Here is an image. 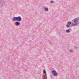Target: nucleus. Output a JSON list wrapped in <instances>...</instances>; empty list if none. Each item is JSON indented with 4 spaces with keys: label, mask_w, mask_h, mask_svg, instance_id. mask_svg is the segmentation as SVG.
Segmentation results:
<instances>
[{
    "label": "nucleus",
    "mask_w": 79,
    "mask_h": 79,
    "mask_svg": "<svg viewBox=\"0 0 79 79\" xmlns=\"http://www.w3.org/2000/svg\"><path fill=\"white\" fill-rule=\"evenodd\" d=\"M66 32L69 33V30H67L66 31Z\"/></svg>",
    "instance_id": "10"
},
{
    "label": "nucleus",
    "mask_w": 79,
    "mask_h": 79,
    "mask_svg": "<svg viewBox=\"0 0 79 79\" xmlns=\"http://www.w3.org/2000/svg\"><path fill=\"white\" fill-rule=\"evenodd\" d=\"M45 72V70H43V74H44Z\"/></svg>",
    "instance_id": "13"
},
{
    "label": "nucleus",
    "mask_w": 79,
    "mask_h": 79,
    "mask_svg": "<svg viewBox=\"0 0 79 79\" xmlns=\"http://www.w3.org/2000/svg\"><path fill=\"white\" fill-rule=\"evenodd\" d=\"M68 24H69V25H70L71 24V22H69L67 23Z\"/></svg>",
    "instance_id": "9"
},
{
    "label": "nucleus",
    "mask_w": 79,
    "mask_h": 79,
    "mask_svg": "<svg viewBox=\"0 0 79 79\" xmlns=\"http://www.w3.org/2000/svg\"><path fill=\"white\" fill-rule=\"evenodd\" d=\"M45 76H47V75L46 74V73H45Z\"/></svg>",
    "instance_id": "16"
},
{
    "label": "nucleus",
    "mask_w": 79,
    "mask_h": 79,
    "mask_svg": "<svg viewBox=\"0 0 79 79\" xmlns=\"http://www.w3.org/2000/svg\"><path fill=\"white\" fill-rule=\"evenodd\" d=\"M4 4H5V2L3 0H0V6H3Z\"/></svg>",
    "instance_id": "2"
},
{
    "label": "nucleus",
    "mask_w": 79,
    "mask_h": 79,
    "mask_svg": "<svg viewBox=\"0 0 79 79\" xmlns=\"http://www.w3.org/2000/svg\"><path fill=\"white\" fill-rule=\"evenodd\" d=\"M74 48H77V47H76V46Z\"/></svg>",
    "instance_id": "15"
},
{
    "label": "nucleus",
    "mask_w": 79,
    "mask_h": 79,
    "mask_svg": "<svg viewBox=\"0 0 79 79\" xmlns=\"http://www.w3.org/2000/svg\"><path fill=\"white\" fill-rule=\"evenodd\" d=\"M15 25L16 26H19V25H20V23L18 22H17L15 23Z\"/></svg>",
    "instance_id": "7"
},
{
    "label": "nucleus",
    "mask_w": 79,
    "mask_h": 79,
    "mask_svg": "<svg viewBox=\"0 0 79 79\" xmlns=\"http://www.w3.org/2000/svg\"><path fill=\"white\" fill-rule=\"evenodd\" d=\"M42 78H44V77H42Z\"/></svg>",
    "instance_id": "18"
},
{
    "label": "nucleus",
    "mask_w": 79,
    "mask_h": 79,
    "mask_svg": "<svg viewBox=\"0 0 79 79\" xmlns=\"http://www.w3.org/2000/svg\"><path fill=\"white\" fill-rule=\"evenodd\" d=\"M52 74H53L54 76H57V73H56V71L55 70L52 71Z\"/></svg>",
    "instance_id": "3"
},
{
    "label": "nucleus",
    "mask_w": 79,
    "mask_h": 79,
    "mask_svg": "<svg viewBox=\"0 0 79 79\" xmlns=\"http://www.w3.org/2000/svg\"><path fill=\"white\" fill-rule=\"evenodd\" d=\"M69 52L71 53H73V49H70Z\"/></svg>",
    "instance_id": "8"
},
{
    "label": "nucleus",
    "mask_w": 79,
    "mask_h": 79,
    "mask_svg": "<svg viewBox=\"0 0 79 79\" xmlns=\"http://www.w3.org/2000/svg\"><path fill=\"white\" fill-rule=\"evenodd\" d=\"M66 27H68V28L69 27H70V25L68 24L66 25Z\"/></svg>",
    "instance_id": "11"
},
{
    "label": "nucleus",
    "mask_w": 79,
    "mask_h": 79,
    "mask_svg": "<svg viewBox=\"0 0 79 79\" xmlns=\"http://www.w3.org/2000/svg\"><path fill=\"white\" fill-rule=\"evenodd\" d=\"M42 8L45 10H48V8H46L45 6H43Z\"/></svg>",
    "instance_id": "5"
},
{
    "label": "nucleus",
    "mask_w": 79,
    "mask_h": 79,
    "mask_svg": "<svg viewBox=\"0 0 79 79\" xmlns=\"http://www.w3.org/2000/svg\"><path fill=\"white\" fill-rule=\"evenodd\" d=\"M22 20V18H21V16H19L17 17V21L18 22H19L20 21H21Z\"/></svg>",
    "instance_id": "4"
},
{
    "label": "nucleus",
    "mask_w": 79,
    "mask_h": 79,
    "mask_svg": "<svg viewBox=\"0 0 79 79\" xmlns=\"http://www.w3.org/2000/svg\"><path fill=\"white\" fill-rule=\"evenodd\" d=\"M45 79H47V76H45Z\"/></svg>",
    "instance_id": "14"
},
{
    "label": "nucleus",
    "mask_w": 79,
    "mask_h": 79,
    "mask_svg": "<svg viewBox=\"0 0 79 79\" xmlns=\"http://www.w3.org/2000/svg\"><path fill=\"white\" fill-rule=\"evenodd\" d=\"M17 17H15L13 18V20L14 21H17Z\"/></svg>",
    "instance_id": "6"
},
{
    "label": "nucleus",
    "mask_w": 79,
    "mask_h": 79,
    "mask_svg": "<svg viewBox=\"0 0 79 79\" xmlns=\"http://www.w3.org/2000/svg\"><path fill=\"white\" fill-rule=\"evenodd\" d=\"M73 23H72V26H77L79 23V19L77 18H75L73 20Z\"/></svg>",
    "instance_id": "1"
},
{
    "label": "nucleus",
    "mask_w": 79,
    "mask_h": 79,
    "mask_svg": "<svg viewBox=\"0 0 79 79\" xmlns=\"http://www.w3.org/2000/svg\"><path fill=\"white\" fill-rule=\"evenodd\" d=\"M45 11H48V10H46Z\"/></svg>",
    "instance_id": "17"
},
{
    "label": "nucleus",
    "mask_w": 79,
    "mask_h": 79,
    "mask_svg": "<svg viewBox=\"0 0 79 79\" xmlns=\"http://www.w3.org/2000/svg\"><path fill=\"white\" fill-rule=\"evenodd\" d=\"M51 3H54V1H51Z\"/></svg>",
    "instance_id": "12"
}]
</instances>
